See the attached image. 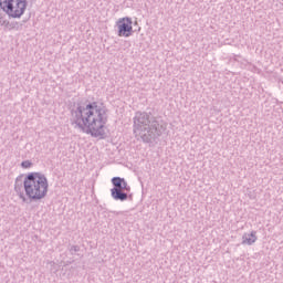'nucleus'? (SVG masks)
Returning a JSON list of instances; mask_svg holds the SVG:
<instances>
[{
  "label": "nucleus",
  "mask_w": 283,
  "mask_h": 283,
  "mask_svg": "<svg viewBox=\"0 0 283 283\" xmlns=\"http://www.w3.org/2000/svg\"><path fill=\"white\" fill-rule=\"evenodd\" d=\"M108 112L109 109L104 103H77L71 108V125H75V128L85 132V134H91L93 138H105V125L109 118Z\"/></svg>",
  "instance_id": "f257e3e1"
},
{
  "label": "nucleus",
  "mask_w": 283,
  "mask_h": 283,
  "mask_svg": "<svg viewBox=\"0 0 283 283\" xmlns=\"http://www.w3.org/2000/svg\"><path fill=\"white\" fill-rule=\"evenodd\" d=\"M21 24L19 22H11L10 30H19Z\"/></svg>",
  "instance_id": "9b49d317"
},
{
  "label": "nucleus",
  "mask_w": 283,
  "mask_h": 283,
  "mask_svg": "<svg viewBox=\"0 0 283 283\" xmlns=\"http://www.w3.org/2000/svg\"><path fill=\"white\" fill-rule=\"evenodd\" d=\"M78 251H81V247L78 245H72L70 249L71 255H74V253H78Z\"/></svg>",
  "instance_id": "9d476101"
},
{
  "label": "nucleus",
  "mask_w": 283,
  "mask_h": 283,
  "mask_svg": "<svg viewBox=\"0 0 283 283\" xmlns=\"http://www.w3.org/2000/svg\"><path fill=\"white\" fill-rule=\"evenodd\" d=\"M10 25H11V22L7 21V24L4 25V28H7V30H10Z\"/></svg>",
  "instance_id": "ddd939ff"
},
{
  "label": "nucleus",
  "mask_w": 283,
  "mask_h": 283,
  "mask_svg": "<svg viewBox=\"0 0 283 283\" xmlns=\"http://www.w3.org/2000/svg\"><path fill=\"white\" fill-rule=\"evenodd\" d=\"M165 129H167V126L151 113H135L134 134L137 140H143V143H154V140L163 136Z\"/></svg>",
  "instance_id": "f03ea898"
},
{
  "label": "nucleus",
  "mask_w": 283,
  "mask_h": 283,
  "mask_svg": "<svg viewBox=\"0 0 283 283\" xmlns=\"http://www.w3.org/2000/svg\"><path fill=\"white\" fill-rule=\"evenodd\" d=\"M48 177L42 172H29L23 180L25 196L31 202L43 200L48 196Z\"/></svg>",
  "instance_id": "7ed1b4c3"
},
{
  "label": "nucleus",
  "mask_w": 283,
  "mask_h": 283,
  "mask_svg": "<svg viewBox=\"0 0 283 283\" xmlns=\"http://www.w3.org/2000/svg\"><path fill=\"white\" fill-rule=\"evenodd\" d=\"M132 18H120L116 25L118 28L117 34L118 36H132L134 34V28L132 27Z\"/></svg>",
  "instance_id": "423d86ee"
},
{
  "label": "nucleus",
  "mask_w": 283,
  "mask_h": 283,
  "mask_svg": "<svg viewBox=\"0 0 283 283\" xmlns=\"http://www.w3.org/2000/svg\"><path fill=\"white\" fill-rule=\"evenodd\" d=\"M21 167H22L23 169H30V167H32V161H30V160H24V161L21 163Z\"/></svg>",
  "instance_id": "1a4fd4ad"
},
{
  "label": "nucleus",
  "mask_w": 283,
  "mask_h": 283,
  "mask_svg": "<svg viewBox=\"0 0 283 283\" xmlns=\"http://www.w3.org/2000/svg\"><path fill=\"white\" fill-rule=\"evenodd\" d=\"M7 23H8V20H1V19H0V25H4V27H6Z\"/></svg>",
  "instance_id": "f8f14e48"
},
{
  "label": "nucleus",
  "mask_w": 283,
  "mask_h": 283,
  "mask_svg": "<svg viewBox=\"0 0 283 283\" xmlns=\"http://www.w3.org/2000/svg\"><path fill=\"white\" fill-rule=\"evenodd\" d=\"M14 191L18 193L22 201L25 202L28 200L25 198V193H23V175H20L15 178Z\"/></svg>",
  "instance_id": "0eeeda50"
},
{
  "label": "nucleus",
  "mask_w": 283,
  "mask_h": 283,
  "mask_svg": "<svg viewBox=\"0 0 283 283\" xmlns=\"http://www.w3.org/2000/svg\"><path fill=\"white\" fill-rule=\"evenodd\" d=\"M0 10L10 19H21L28 10V0H0Z\"/></svg>",
  "instance_id": "39448f33"
},
{
  "label": "nucleus",
  "mask_w": 283,
  "mask_h": 283,
  "mask_svg": "<svg viewBox=\"0 0 283 283\" xmlns=\"http://www.w3.org/2000/svg\"><path fill=\"white\" fill-rule=\"evenodd\" d=\"M113 188L111 189V196L113 200H119L125 202V200H133L134 196L129 195L132 187L127 184V180L122 177H113L111 179Z\"/></svg>",
  "instance_id": "20e7f679"
},
{
  "label": "nucleus",
  "mask_w": 283,
  "mask_h": 283,
  "mask_svg": "<svg viewBox=\"0 0 283 283\" xmlns=\"http://www.w3.org/2000/svg\"><path fill=\"white\" fill-rule=\"evenodd\" d=\"M258 232L252 231L251 233H244L242 235V242L241 244H248V247H251V244H255L258 242Z\"/></svg>",
  "instance_id": "6e6552de"
}]
</instances>
